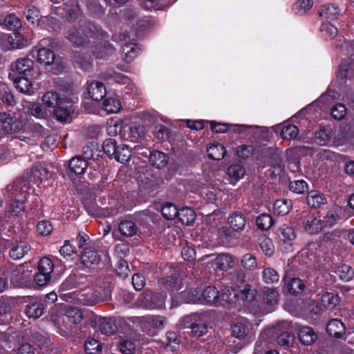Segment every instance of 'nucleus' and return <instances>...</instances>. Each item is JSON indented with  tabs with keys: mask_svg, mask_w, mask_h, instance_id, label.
Instances as JSON below:
<instances>
[{
	"mask_svg": "<svg viewBox=\"0 0 354 354\" xmlns=\"http://www.w3.org/2000/svg\"><path fill=\"white\" fill-rule=\"evenodd\" d=\"M24 121L6 112L0 113V138L5 135L19 132L24 127Z\"/></svg>",
	"mask_w": 354,
	"mask_h": 354,
	"instance_id": "obj_1",
	"label": "nucleus"
},
{
	"mask_svg": "<svg viewBox=\"0 0 354 354\" xmlns=\"http://www.w3.org/2000/svg\"><path fill=\"white\" fill-rule=\"evenodd\" d=\"M165 295L153 293L149 290H145L140 298L141 306L150 310L162 308L165 305Z\"/></svg>",
	"mask_w": 354,
	"mask_h": 354,
	"instance_id": "obj_2",
	"label": "nucleus"
},
{
	"mask_svg": "<svg viewBox=\"0 0 354 354\" xmlns=\"http://www.w3.org/2000/svg\"><path fill=\"white\" fill-rule=\"evenodd\" d=\"M11 274L10 282L15 287L26 286L31 276V270H29L23 264L13 268L10 265Z\"/></svg>",
	"mask_w": 354,
	"mask_h": 354,
	"instance_id": "obj_3",
	"label": "nucleus"
},
{
	"mask_svg": "<svg viewBox=\"0 0 354 354\" xmlns=\"http://www.w3.org/2000/svg\"><path fill=\"white\" fill-rule=\"evenodd\" d=\"M249 330V327L243 322H235L231 326L232 335L238 339L243 340V342L234 346V348L232 349V352L237 353L248 344V335Z\"/></svg>",
	"mask_w": 354,
	"mask_h": 354,
	"instance_id": "obj_4",
	"label": "nucleus"
},
{
	"mask_svg": "<svg viewBox=\"0 0 354 354\" xmlns=\"http://www.w3.org/2000/svg\"><path fill=\"white\" fill-rule=\"evenodd\" d=\"M136 322L140 325L143 331H149L151 328H162L166 322V318L160 315H147L137 317Z\"/></svg>",
	"mask_w": 354,
	"mask_h": 354,
	"instance_id": "obj_5",
	"label": "nucleus"
},
{
	"mask_svg": "<svg viewBox=\"0 0 354 354\" xmlns=\"http://www.w3.org/2000/svg\"><path fill=\"white\" fill-rule=\"evenodd\" d=\"M277 233L281 242V247H283L287 252L292 251L291 242L297 236L295 229L291 225L284 223L278 228Z\"/></svg>",
	"mask_w": 354,
	"mask_h": 354,
	"instance_id": "obj_6",
	"label": "nucleus"
},
{
	"mask_svg": "<svg viewBox=\"0 0 354 354\" xmlns=\"http://www.w3.org/2000/svg\"><path fill=\"white\" fill-rule=\"evenodd\" d=\"M28 189V180L27 178L23 177L16 179L12 184L8 185L6 188V192L8 197L16 198L21 194L26 196V194Z\"/></svg>",
	"mask_w": 354,
	"mask_h": 354,
	"instance_id": "obj_7",
	"label": "nucleus"
},
{
	"mask_svg": "<svg viewBox=\"0 0 354 354\" xmlns=\"http://www.w3.org/2000/svg\"><path fill=\"white\" fill-rule=\"evenodd\" d=\"M209 321V316L208 312L196 313L185 316L181 320V325L184 328L187 326H196V324L207 326Z\"/></svg>",
	"mask_w": 354,
	"mask_h": 354,
	"instance_id": "obj_8",
	"label": "nucleus"
},
{
	"mask_svg": "<svg viewBox=\"0 0 354 354\" xmlns=\"http://www.w3.org/2000/svg\"><path fill=\"white\" fill-rule=\"evenodd\" d=\"M301 215L304 218L302 224L304 225V229L307 232L317 234L322 230L324 227L322 221L309 215L306 212H303Z\"/></svg>",
	"mask_w": 354,
	"mask_h": 354,
	"instance_id": "obj_9",
	"label": "nucleus"
},
{
	"mask_svg": "<svg viewBox=\"0 0 354 354\" xmlns=\"http://www.w3.org/2000/svg\"><path fill=\"white\" fill-rule=\"evenodd\" d=\"M81 263L88 268H94L101 260L100 254L91 247H86L81 255Z\"/></svg>",
	"mask_w": 354,
	"mask_h": 354,
	"instance_id": "obj_10",
	"label": "nucleus"
},
{
	"mask_svg": "<svg viewBox=\"0 0 354 354\" xmlns=\"http://www.w3.org/2000/svg\"><path fill=\"white\" fill-rule=\"evenodd\" d=\"M44 304L41 300L33 299L26 305L24 313L28 317L37 319L44 314Z\"/></svg>",
	"mask_w": 354,
	"mask_h": 354,
	"instance_id": "obj_11",
	"label": "nucleus"
},
{
	"mask_svg": "<svg viewBox=\"0 0 354 354\" xmlns=\"http://www.w3.org/2000/svg\"><path fill=\"white\" fill-rule=\"evenodd\" d=\"M298 337L303 345L310 346L317 341L318 336L313 328L300 326L298 328Z\"/></svg>",
	"mask_w": 354,
	"mask_h": 354,
	"instance_id": "obj_12",
	"label": "nucleus"
},
{
	"mask_svg": "<svg viewBox=\"0 0 354 354\" xmlns=\"http://www.w3.org/2000/svg\"><path fill=\"white\" fill-rule=\"evenodd\" d=\"M71 106V101L64 99L55 107L54 117L60 122H66L70 118L69 108Z\"/></svg>",
	"mask_w": 354,
	"mask_h": 354,
	"instance_id": "obj_13",
	"label": "nucleus"
},
{
	"mask_svg": "<svg viewBox=\"0 0 354 354\" xmlns=\"http://www.w3.org/2000/svg\"><path fill=\"white\" fill-rule=\"evenodd\" d=\"M334 133L330 127H322L315 133L316 143L321 146L329 145L333 142Z\"/></svg>",
	"mask_w": 354,
	"mask_h": 354,
	"instance_id": "obj_14",
	"label": "nucleus"
},
{
	"mask_svg": "<svg viewBox=\"0 0 354 354\" xmlns=\"http://www.w3.org/2000/svg\"><path fill=\"white\" fill-rule=\"evenodd\" d=\"M87 167L88 162L82 156H76L68 162L69 173L76 176L84 174Z\"/></svg>",
	"mask_w": 354,
	"mask_h": 354,
	"instance_id": "obj_15",
	"label": "nucleus"
},
{
	"mask_svg": "<svg viewBox=\"0 0 354 354\" xmlns=\"http://www.w3.org/2000/svg\"><path fill=\"white\" fill-rule=\"evenodd\" d=\"M216 268L221 271H227L234 266V257L227 253H221L214 259Z\"/></svg>",
	"mask_w": 354,
	"mask_h": 354,
	"instance_id": "obj_16",
	"label": "nucleus"
},
{
	"mask_svg": "<svg viewBox=\"0 0 354 354\" xmlns=\"http://www.w3.org/2000/svg\"><path fill=\"white\" fill-rule=\"evenodd\" d=\"M201 302L217 304L220 301V292L214 286H207L201 290Z\"/></svg>",
	"mask_w": 354,
	"mask_h": 354,
	"instance_id": "obj_17",
	"label": "nucleus"
},
{
	"mask_svg": "<svg viewBox=\"0 0 354 354\" xmlns=\"http://www.w3.org/2000/svg\"><path fill=\"white\" fill-rule=\"evenodd\" d=\"M106 88L103 83L93 81L88 86V93L91 98L96 102L100 101L106 95Z\"/></svg>",
	"mask_w": 354,
	"mask_h": 354,
	"instance_id": "obj_18",
	"label": "nucleus"
},
{
	"mask_svg": "<svg viewBox=\"0 0 354 354\" xmlns=\"http://www.w3.org/2000/svg\"><path fill=\"white\" fill-rule=\"evenodd\" d=\"M306 201L308 205L314 209L319 208L327 203L324 195L317 190H311L309 192L306 198Z\"/></svg>",
	"mask_w": 354,
	"mask_h": 354,
	"instance_id": "obj_19",
	"label": "nucleus"
},
{
	"mask_svg": "<svg viewBox=\"0 0 354 354\" xmlns=\"http://www.w3.org/2000/svg\"><path fill=\"white\" fill-rule=\"evenodd\" d=\"M26 201V196H19L18 198H14V200L8 206V212L14 216H19L25 212L26 206L25 203Z\"/></svg>",
	"mask_w": 354,
	"mask_h": 354,
	"instance_id": "obj_20",
	"label": "nucleus"
},
{
	"mask_svg": "<svg viewBox=\"0 0 354 354\" xmlns=\"http://www.w3.org/2000/svg\"><path fill=\"white\" fill-rule=\"evenodd\" d=\"M201 288H190L179 293L178 299L184 303L201 302Z\"/></svg>",
	"mask_w": 354,
	"mask_h": 354,
	"instance_id": "obj_21",
	"label": "nucleus"
},
{
	"mask_svg": "<svg viewBox=\"0 0 354 354\" xmlns=\"http://www.w3.org/2000/svg\"><path fill=\"white\" fill-rule=\"evenodd\" d=\"M33 68L34 62L30 58H19L15 62V69L19 75L28 76Z\"/></svg>",
	"mask_w": 354,
	"mask_h": 354,
	"instance_id": "obj_22",
	"label": "nucleus"
},
{
	"mask_svg": "<svg viewBox=\"0 0 354 354\" xmlns=\"http://www.w3.org/2000/svg\"><path fill=\"white\" fill-rule=\"evenodd\" d=\"M344 324L337 319H333L330 320L326 326V331L328 334L336 338L342 337L345 331Z\"/></svg>",
	"mask_w": 354,
	"mask_h": 354,
	"instance_id": "obj_23",
	"label": "nucleus"
},
{
	"mask_svg": "<svg viewBox=\"0 0 354 354\" xmlns=\"http://www.w3.org/2000/svg\"><path fill=\"white\" fill-rule=\"evenodd\" d=\"M169 160L168 156L160 151H153L150 153L149 161L151 165L162 169L167 166Z\"/></svg>",
	"mask_w": 354,
	"mask_h": 354,
	"instance_id": "obj_24",
	"label": "nucleus"
},
{
	"mask_svg": "<svg viewBox=\"0 0 354 354\" xmlns=\"http://www.w3.org/2000/svg\"><path fill=\"white\" fill-rule=\"evenodd\" d=\"M284 280L286 282L287 289L291 295H299L304 290L305 284L301 279L299 278L289 279L286 274L284 277Z\"/></svg>",
	"mask_w": 354,
	"mask_h": 354,
	"instance_id": "obj_25",
	"label": "nucleus"
},
{
	"mask_svg": "<svg viewBox=\"0 0 354 354\" xmlns=\"http://www.w3.org/2000/svg\"><path fill=\"white\" fill-rule=\"evenodd\" d=\"M112 158L115 159L121 163L127 162L132 155V150L128 145L122 144L118 145L117 149Z\"/></svg>",
	"mask_w": 354,
	"mask_h": 354,
	"instance_id": "obj_26",
	"label": "nucleus"
},
{
	"mask_svg": "<svg viewBox=\"0 0 354 354\" xmlns=\"http://www.w3.org/2000/svg\"><path fill=\"white\" fill-rule=\"evenodd\" d=\"M66 6V17L68 21H75L82 16V12L77 0H70Z\"/></svg>",
	"mask_w": 354,
	"mask_h": 354,
	"instance_id": "obj_27",
	"label": "nucleus"
},
{
	"mask_svg": "<svg viewBox=\"0 0 354 354\" xmlns=\"http://www.w3.org/2000/svg\"><path fill=\"white\" fill-rule=\"evenodd\" d=\"M207 156L212 160H219L223 159L226 153L227 150L225 147L220 143L211 145L207 149Z\"/></svg>",
	"mask_w": 354,
	"mask_h": 354,
	"instance_id": "obj_28",
	"label": "nucleus"
},
{
	"mask_svg": "<svg viewBox=\"0 0 354 354\" xmlns=\"http://www.w3.org/2000/svg\"><path fill=\"white\" fill-rule=\"evenodd\" d=\"M30 245L25 242H19L15 244L10 250V257L15 259H20L30 250Z\"/></svg>",
	"mask_w": 354,
	"mask_h": 354,
	"instance_id": "obj_29",
	"label": "nucleus"
},
{
	"mask_svg": "<svg viewBox=\"0 0 354 354\" xmlns=\"http://www.w3.org/2000/svg\"><path fill=\"white\" fill-rule=\"evenodd\" d=\"M339 303V298L334 292H325L321 297V305L326 310H333Z\"/></svg>",
	"mask_w": 354,
	"mask_h": 354,
	"instance_id": "obj_30",
	"label": "nucleus"
},
{
	"mask_svg": "<svg viewBox=\"0 0 354 354\" xmlns=\"http://www.w3.org/2000/svg\"><path fill=\"white\" fill-rule=\"evenodd\" d=\"M37 61L41 64L49 66L55 61V53L53 50L42 47L37 50Z\"/></svg>",
	"mask_w": 354,
	"mask_h": 354,
	"instance_id": "obj_31",
	"label": "nucleus"
},
{
	"mask_svg": "<svg viewBox=\"0 0 354 354\" xmlns=\"http://www.w3.org/2000/svg\"><path fill=\"white\" fill-rule=\"evenodd\" d=\"M179 221L186 225H191L196 219L195 212L189 207H183L179 209L178 216Z\"/></svg>",
	"mask_w": 354,
	"mask_h": 354,
	"instance_id": "obj_32",
	"label": "nucleus"
},
{
	"mask_svg": "<svg viewBox=\"0 0 354 354\" xmlns=\"http://www.w3.org/2000/svg\"><path fill=\"white\" fill-rule=\"evenodd\" d=\"M140 49L135 44H126L121 50L123 59L127 62H131L138 55Z\"/></svg>",
	"mask_w": 354,
	"mask_h": 354,
	"instance_id": "obj_33",
	"label": "nucleus"
},
{
	"mask_svg": "<svg viewBox=\"0 0 354 354\" xmlns=\"http://www.w3.org/2000/svg\"><path fill=\"white\" fill-rule=\"evenodd\" d=\"M228 223L233 231L239 232L244 229L246 221L242 214L235 212L228 218Z\"/></svg>",
	"mask_w": 354,
	"mask_h": 354,
	"instance_id": "obj_34",
	"label": "nucleus"
},
{
	"mask_svg": "<svg viewBox=\"0 0 354 354\" xmlns=\"http://www.w3.org/2000/svg\"><path fill=\"white\" fill-rule=\"evenodd\" d=\"M12 308L10 304L0 299V324L6 325L12 319Z\"/></svg>",
	"mask_w": 354,
	"mask_h": 354,
	"instance_id": "obj_35",
	"label": "nucleus"
},
{
	"mask_svg": "<svg viewBox=\"0 0 354 354\" xmlns=\"http://www.w3.org/2000/svg\"><path fill=\"white\" fill-rule=\"evenodd\" d=\"M80 30V29L72 27L67 32L66 38L76 46H81L86 42L85 37Z\"/></svg>",
	"mask_w": 354,
	"mask_h": 354,
	"instance_id": "obj_36",
	"label": "nucleus"
},
{
	"mask_svg": "<svg viewBox=\"0 0 354 354\" xmlns=\"http://www.w3.org/2000/svg\"><path fill=\"white\" fill-rule=\"evenodd\" d=\"M99 330L102 334L111 335L116 332L117 326L112 318L104 317L100 320Z\"/></svg>",
	"mask_w": 354,
	"mask_h": 354,
	"instance_id": "obj_37",
	"label": "nucleus"
},
{
	"mask_svg": "<svg viewBox=\"0 0 354 354\" xmlns=\"http://www.w3.org/2000/svg\"><path fill=\"white\" fill-rule=\"evenodd\" d=\"M118 229L122 235L132 236L136 234L138 227L132 221H122L120 223Z\"/></svg>",
	"mask_w": 354,
	"mask_h": 354,
	"instance_id": "obj_38",
	"label": "nucleus"
},
{
	"mask_svg": "<svg viewBox=\"0 0 354 354\" xmlns=\"http://www.w3.org/2000/svg\"><path fill=\"white\" fill-rule=\"evenodd\" d=\"M291 207V201L284 198L277 200L273 205L274 213L282 216L287 214Z\"/></svg>",
	"mask_w": 354,
	"mask_h": 354,
	"instance_id": "obj_39",
	"label": "nucleus"
},
{
	"mask_svg": "<svg viewBox=\"0 0 354 354\" xmlns=\"http://www.w3.org/2000/svg\"><path fill=\"white\" fill-rule=\"evenodd\" d=\"M279 292L276 288H267L263 292V303L270 306H274L278 304Z\"/></svg>",
	"mask_w": 354,
	"mask_h": 354,
	"instance_id": "obj_40",
	"label": "nucleus"
},
{
	"mask_svg": "<svg viewBox=\"0 0 354 354\" xmlns=\"http://www.w3.org/2000/svg\"><path fill=\"white\" fill-rule=\"evenodd\" d=\"M97 145L95 142H91L90 145H86L82 149V156L83 159L86 160H96L99 157L100 151L97 149Z\"/></svg>",
	"mask_w": 354,
	"mask_h": 354,
	"instance_id": "obj_41",
	"label": "nucleus"
},
{
	"mask_svg": "<svg viewBox=\"0 0 354 354\" xmlns=\"http://www.w3.org/2000/svg\"><path fill=\"white\" fill-rule=\"evenodd\" d=\"M80 30L85 37V39L88 37H93L98 32V27L89 21H80Z\"/></svg>",
	"mask_w": 354,
	"mask_h": 354,
	"instance_id": "obj_42",
	"label": "nucleus"
},
{
	"mask_svg": "<svg viewBox=\"0 0 354 354\" xmlns=\"http://www.w3.org/2000/svg\"><path fill=\"white\" fill-rule=\"evenodd\" d=\"M227 174L232 179L236 182L244 176L245 170L241 165L233 164L227 168Z\"/></svg>",
	"mask_w": 354,
	"mask_h": 354,
	"instance_id": "obj_43",
	"label": "nucleus"
},
{
	"mask_svg": "<svg viewBox=\"0 0 354 354\" xmlns=\"http://www.w3.org/2000/svg\"><path fill=\"white\" fill-rule=\"evenodd\" d=\"M313 5L312 0H297L292 6V9L297 15H304L310 10Z\"/></svg>",
	"mask_w": 354,
	"mask_h": 354,
	"instance_id": "obj_44",
	"label": "nucleus"
},
{
	"mask_svg": "<svg viewBox=\"0 0 354 354\" xmlns=\"http://www.w3.org/2000/svg\"><path fill=\"white\" fill-rule=\"evenodd\" d=\"M179 209L171 203H165L161 209L163 217L167 220H172L177 218Z\"/></svg>",
	"mask_w": 354,
	"mask_h": 354,
	"instance_id": "obj_45",
	"label": "nucleus"
},
{
	"mask_svg": "<svg viewBox=\"0 0 354 354\" xmlns=\"http://www.w3.org/2000/svg\"><path fill=\"white\" fill-rule=\"evenodd\" d=\"M339 9L335 4H326L321 7L319 15L327 19H333L339 14Z\"/></svg>",
	"mask_w": 354,
	"mask_h": 354,
	"instance_id": "obj_46",
	"label": "nucleus"
},
{
	"mask_svg": "<svg viewBox=\"0 0 354 354\" xmlns=\"http://www.w3.org/2000/svg\"><path fill=\"white\" fill-rule=\"evenodd\" d=\"M319 30L322 36L326 39H333L338 33L337 28L329 22L322 23Z\"/></svg>",
	"mask_w": 354,
	"mask_h": 354,
	"instance_id": "obj_47",
	"label": "nucleus"
},
{
	"mask_svg": "<svg viewBox=\"0 0 354 354\" xmlns=\"http://www.w3.org/2000/svg\"><path fill=\"white\" fill-rule=\"evenodd\" d=\"M15 86L21 93H28L32 88V84L28 76L16 77L14 80Z\"/></svg>",
	"mask_w": 354,
	"mask_h": 354,
	"instance_id": "obj_48",
	"label": "nucleus"
},
{
	"mask_svg": "<svg viewBox=\"0 0 354 354\" xmlns=\"http://www.w3.org/2000/svg\"><path fill=\"white\" fill-rule=\"evenodd\" d=\"M84 350L86 354H100L102 351V346L97 340L93 338H88L84 342Z\"/></svg>",
	"mask_w": 354,
	"mask_h": 354,
	"instance_id": "obj_49",
	"label": "nucleus"
},
{
	"mask_svg": "<svg viewBox=\"0 0 354 354\" xmlns=\"http://www.w3.org/2000/svg\"><path fill=\"white\" fill-rule=\"evenodd\" d=\"M180 279L178 274H174L171 276H167L161 279V283L168 288L169 290H178Z\"/></svg>",
	"mask_w": 354,
	"mask_h": 354,
	"instance_id": "obj_50",
	"label": "nucleus"
},
{
	"mask_svg": "<svg viewBox=\"0 0 354 354\" xmlns=\"http://www.w3.org/2000/svg\"><path fill=\"white\" fill-rule=\"evenodd\" d=\"M298 133L299 129L295 125L287 124L282 128L280 136L283 140H292L296 138Z\"/></svg>",
	"mask_w": 354,
	"mask_h": 354,
	"instance_id": "obj_51",
	"label": "nucleus"
},
{
	"mask_svg": "<svg viewBox=\"0 0 354 354\" xmlns=\"http://www.w3.org/2000/svg\"><path fill=\"white\" fill-rule=\"evenodd\" d=\"M289 189L294 193L303 194L308 192V186L307 183L304 180H296L290 181L289 183Z\"/></svg>",
	"mask_w": 354,
	"mask_h": 354,
	"instance_id": "obj_52",
	"label": "nucleus"
},
{
	"mask_svg": "<svg viewBox=\"0 0 354 354\" xmlns=\"http://www.w3.org/2000/svg\"><path fill=\"white\" fill-rule=\"evenodd\" d=\"M339 277L344 281H348L354 277V270L348 265L343 264L337 268L336 272Z\"/></svg>",
	"mask_w": 354,
	"mask_h": 354,
	"instance_id": "obj_53",
	"label": "nucleus"
},
{
	"mask_svg": "<svg viewBox=\"0 0 354 354\" xmlns=\"http://www.w3.org/2000/svg\"><path fill=\"white\" fill-rule=\"evenodd\" d=\"M256 295V290L251 285L247 284L240 290L239 297L243 301L251 302L254 300Z\"/></svg>",
	"mask_w": 354,
	"mask_h": 354,
	"instance_id": "obj_54",
	"label": "nucleus"
},
{
	"mask_svg": "<svg viewBox=\"0 0 354 354\" xmlns=\"http://www.w3.org/2000/svg\"><path fill=\"white\" fill-rule=\"evenodd\" d=\"M42 100L48 107H55L62 99L56 92H47L43 95Z\"/></svg>",
	"mask_w": 354,
	"mask_h": 354,
	"instance_id": "obj_55",
	"label": "nucleus"
},
{
	"mask_svg": "<svg viewBox=\"0 0 354 354\" xmlns=\"http://www.w3.org/2000/svg\"><path fill=\"white\" fill-rule=\"evenodd\" d=\"M262 277L264 282L268 284L277 283L279 280L278 272L272 268H265L263 271Z\"/></svg>",
	"mask_w": 354,
	"mask_h": 354,
	"instance_id": "obj_56",
	"label": "nucleus"
},
{
	"mask_svg": "<svg viewBox=\"0 0 354 354\" xmlns=\"http://www.w3.org/2000/svg\"><path fill=\"white\" fill-rule=\"evenodd\" d=\"M353 74L351 64L347 62H342L337 73V77L342 80H350L353 77Z\"/></svg>",
	"mask_w": 354,
	"mask_h": 354,
	"instance_id": "obj_57",
	"label": "nucleus"
},
{
	"mask_svg": "<svg viewBox=\"0 0 354 354\" xmlns=\"http://www.w3.org/2000/svg\"><path fill=\"white\" fill-rule=\"evenodd\" d=\"M257 225L259 229L261 230H267L273 224V218L267 214H261L257 218Z\"/></svg>",
	"mask_w": 354,
	"mask_h": 354,
	"instance_id": "obj_58",
	"label": "nucleus"
},
{
	"mask_svg": "<svg viewBox=\"0 0 354 354\" xmlns=\"http://www.w3.org/2000/svg\"><path fill=\"white\" fill-rule=\"evenodd\" d=\"M54 270L53 262L47 257H43L38 263V272L51 275Z\"/></svg>",
	"mask_w": 354,
	"mask_h": 354,
	"instance_id": "obj_59",
	"label": "nucleus"
},
{
	"mask_svg": "<svg viewBox=\"0 0 354 354\" xmlns=\"http://www.w3.org/2000/svg\"><path fill=\"white\" fill-rule=\"evenodd\" d=\"M118 143L115 139L108 138L106 139L102 145V149L105 154H106L110 158H112L113 156L115 153L117 149Z\"/></svg>",
	"mask_w": 354,
	"mask_h": 354,
	"instance_id": "obj_60",
	"label": "nucleus"
},
{
	"mask_svg": "<svg viewBox=\"0 0 354 354\" xmlns=\"http://www.w3.org/2000/svg\"><path fill=\"white\" fill-rule=\"evenodd\" d=\"M346 113V108L343 104H336L330 109L331 116L337 120H342Z\"/></svg>",
	"mask_w": 354,
	"mask_h": 354,
	"instance_id": "obj_61",
	"label": "nucleus"
},
{
	"mask_svg": "<svg viewBox=\"0 0 354 354\" xmlns=\"http://www.w3.org/2000/svg\"><path fill=\"white\" fill-rule=\"evenodd\" d=\"M3 25L10 30H15L21 26L19 19L15 15H9L4 19Z\"/></svg>",
	"mask_w": 354,
	"mask_h": 354,
	"instance_id": "obj_62",
	"label": "nucleus"
},
{
	"mask_svg": "<svg viewBox=\"0 0 354 354\" xmlns=\"http://www.w3.org/2000/svg\"><path fill=\"white\" fill-rule=\"evenodd\" d=\"M242 266L248 270H253L257 266L255 257L251 254H245L241 259Z\"/></svg>",
	"mask_w": 354,
	"mask_h": 354,
	"instance_id": "obj_63",
	"label": "nucleus"
},
{
	"mask_svg": "<svg viewBox=\"0 0 354 354\" xmlns=\"http://www.w3.org/2000/svg\"><path fill=\"white\" fill-rule=\"evenodd\" d=\"M339 220V215L335 210L331 209L328 211L326 215L322 221L324 227H332L335 225Z\"/></svg>",
	"mask_w": 354,
	"mask_h": 354,
	"instance_id": "obj_64",
	"label": "nucleus"
}]
</instances>
